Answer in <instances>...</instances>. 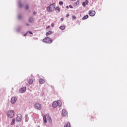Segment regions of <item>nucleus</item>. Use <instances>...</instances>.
I'll return each instance as SVG.
<instances>
[{"label": "nucleus", "mask_w": 127, "mask_h": 127, "mask_svg": "<svg viewBox=\"0 0 127 127\" xmlns=\"http://www.w3.org/2000/svg\"><path fill=\"white\" fill-rule=\"evenodd\" d=\"M25 9L27 10L28 8H29V5L28 4H26L25 6Z\"/></svg>", "instance_id": "nucleus-21"}, {"label": "nucleus", "mask_w": 127, "mask_h": 127, "mask_svg": "<svg viewBox=\"0 0 127 127\" xmlns=\"http://www.w3.org/2000/svg\"><path fill=\"white\" fill-rule=\"evenodd\" d=\"M48 28H50V26H48L46 28V29H48Z\"/></svg>", "instance_id": "nucleus-29"}, {"label": "nucleus", "mask_w": 127, "mask_h": 127, "mask_svg": "<svg viewBox=\"0 0 127 127\" xmlns=\"http://www.w3.org/2000/svg\"><path fill=\"white\" fill-rule=\"evenodd\" d=\"M52 33H53V32L51 31H48L46 33V35L47 36H49V35H51V34H52Z\"/></svg>", "instance_id": "nucleus-13"}, {"label": "nucleus", "mask_w": 127, "mask_h": 127, "mask_svg": "<svg viewBox=\"0 0 127 127\" xmlns=\"http://www.w3.org/2000/svg\"><path fill=\"white\" fill-rule=\"evenodd\" d=\"M53 41L52 39L48 37H46L43 39V42H44L45 43L50 44L52 43Z\"/></svg>", "instance_id": "nucleus-4"}, {"label": "nucleus", "mask_w": 127, "mask_h": 127, "mask_svg": "<svg viewBox=\"0 0 127 127\" xmlns=\"http://www.w3.org/2000/svg\"><path fill=\"white\" fill-rule=\"evenodd\" d=\"M69 7L70 8H73V6H72L71 5H69Z\"/></svg>", "instance_id": "nucleus-28"}, {"label": "nucleus", "mask_w": 127, "mask_h": 127, "mask_svg": "<svg viewBox=\"0 0 127 127\" xmlns=\"http://www.w3.org/2000/svg\"><path fill=\"white\" fill-rule=\"evenodd\" d=\"M59 4H60V5H62L63 4V1L59 2Z\"/></svg>", "instance_id": "nucleus-25"}, {"label": "nucleus", "mask_w": 127, "mask_h": 127, "mask_svg": "<svg viewBox=\"0 0 127 127\" xmlns=\"http://www.w3.org/2000/svg\"><path fill=\"white\" fill-rule=\"evenodd\" d=\"M33 14H34V15H35V14H36V13L35 11H34L33 12Z\"/></svg>", "instance_id": "nucleus-31"}, {"label": "nucleus", "mask_w": 127, "mask_h": 127, "mask_svg": "<svg viewBox=\"0 0 127 127\" xmlns=\"http://www.w3.org/2000/svg\"><path fill=\"white\" fill-rule=\"evenodd\" d=\"M54 25H55L54 23H52L51 24L52 27H54Z\"/></svg>", "instance_id": "nucleus-26"}, {"label": "nucleus", "mask_w": 127, "mask_h": 127, "mask_svg": "<svg viewBox=\"0 0 127 127\" xmlns=\"http://www.w3.org/2000/svg\"><path fill=\"white\" fill-rule=\"evenodd\" d=\"M88 3H89V1L87 0H86L85 1V2H83L82 3V5H83V6L85 7V6H86V5H87L88 4Z\"/></svg>", "instance_id": "nucleus-12"}, {"label": "nucleus", "mask_w": 127, "mask_h": 127, "mask_svg": "<svg viewBox=\"0 0 127 127\" xmlns=\"http://www.w3.org/2000/svg\"><path fill=\"white\" fill-rule=\"evenodd\" d=\"M27 33L26 34H25L24 35V36H26L27 35Z\"/></svg>", "instance_id": "nucleus-32"}, {"label": "nucleus", "mask_w": 127, "mask_h": 127, "mask_svg": "<svg viewBox=\"0 0 127 127\" xmlns=\"http://www.w3.org/2000/svg\"><path fill=\"white\" fill-rule=\"evenodd\" d=\"M58 106L59 107H61L62 106V102L60 100H58L57 101H55L53 103V108H57Z\"/></svg>", "instance_id": "nucleus-3"}, {"label": "nucleus", "mask_w": 127, "mask_h": 127, "mask_svg": "<svg viewBox=\"0 0 127 127\" xmlns=\"http://www.w3.org/2000/svg\"><path fill=\"white\" fill-rule=\"evenodd\" d=\"M32 21H33V19L32 18H30L29 19V22H32Z\"/></svg>", "instance_id": "nucleus-22"}, {"label": "nucleus", "mask_w": 127, "mask_h": 127, "mask_svg": "<svg viewBox=\"0 0 127 127\" xmlns=\"http://www.w3.org/2000/svg\"><path fill=\"white\" fill-rule=\"evenodd\" d=\"M55 9L57 12H60V8L59 7H56Z\"/></svg>", "instance_id": "nucleus-17"}, {"label": "nucleus", "mask_w": 127, "mask_h": 127, "mask_svg": "<svg viewBox=\"0 0 127 127\" xmlns=\"http://www.w3.org/2000/svg\"><path fill=\"white\" fill-rule=\"evenodd\" d=\"M62 115H63V116H64V117L66 116L67 115V111H66L65 110L63 109L62 110Z\"/></svg>", "instance_id": "nucleus-11"}, {"label": "nucleus", "mask_w": 127, "mask_h": 127, "mask_svg": "<svg viewBox=\"0 0 127 127\" xmlns=\"http://www.w3.org/2000/svg\"><path fill=\"white\" fill-rule=\"evenodd\" d=\"M64 127H71V125L70 124V123H67L64 126Z\"/></svg>", "instance_id": "nucleus-18"}, {"label": "nucleus", "mask_w": 127, "mask_h": 127, "mask_svg": "<svg viewBox=\"0 0 127 127\" xmlns=\"http://www.w3.org/2000/svg\"><path fill=\"white\" fill-rule=\"evenodd\" d=\"M26 25L28 26V25H29V24H26Z\"/></svg>", "instance_id": "nucleus-37"}, {"label": "nucleus", "mask_w": 127, "mask_h": 127, "mask_svg": "<svg viewBox=\"0 0 127 127\" xmlns=\"http://www.w3.org/2000/svg\"><path fill=\"white\" fill-rule=\"evenodd\" d=\"M15 120L14 119H12V122H11V125L12 126H13L14 125V122H15Z\"/></svg>", "instance_id": "nucleus-23"}, {"label": "nucleus", "mask_w": 127, "mask_h": 127, "mask_svg": "<svg viewBox=\"0 0 127 127\" xmlns=\"http://www.w3.org/2000/svg\"><path fill=\"white\" fill-rule=\"evenodd\" d=\"M61 21H63V20H64V19H63V18H62L61 19Z\"/></svg>", "instance_id": "nucleus-30"}, {"label": "nucleus", "mask_w": 127, "mask_h": 127, "mask_svg": "<svg viewBox=\"0 0 127 127\" xmlns=\"http://www.w3.org/2000/svg\"><path fill=\"white\" fill-rule=\"evenodd\" d=\"M69 14H67V15H66V17H69Z\"/></svg>", "instance_id": "nucleus-33"}, {"label": "nucleus", "mask_w": 127, "mask_h": 127, "mask_svg": "<svg viewBox=\"0 0 127 127\" xmlns=\"http://www.w3.org/2000/svg\"><path fill=\"white\" fill-rule=\"evenodd\" d=\"M66 8H69V6H66Z\"/></svg>", "instance_id": "nucleus-35"}, {"label": "nucleus", "mask_w": 127, "mask_h": 127, "mask_svg": "<svg viewBox=\"0 0 127 127\" xmlns=\"http://www.w3.org/2000/svg\"><path fill=\"white\" fill-rule=\"evenodd\" d=\"M72 19H74V20L76 19V16L73 15L72 16Z\"/></svg>", "instance_id": "nucleus-24"}, {"label": "nucleus", "mask_w": 127, "mask_h": 127, "mask_svg": "<svg viewBox=\"0 0 127 127\" xmlns=\"http://www.w3.org/2000/svg\"><path fill=\"white\" fill-rule=\"evenodd\" d=\"M18 18H20V16H18Z\"/></svg>", "instance_id": "nucleus-36"}, {"label": "nucleus", "mask_w": 127, "mask_h": 127, "mask_svg": "<svg viewBox=\"0 0 127 127\" xmlns=\"http://www.w3.org/2000/svg\"><path fill=\"white\" fill-rule=\"evenodd\" d=\"M89 15L90 16H95V15H96V11L94 10H90L89 11Z\"/></svg>", "instance_id": "nucleus-6"}, {"label": "nucleus", "mask_w": 127, "mask_h": 127, "mask_svg": "<svg viewBox=\"0 0 127 127\" xmlns=\"http://www.w3.org/2000/svg\"><path fill=\"white\" fill-rule=\"evenodd\" d=\"M28 83L30 85H32V83H33V80L32 79H30L28 81Z\"/></svg>", "instance_id": "nucleus-20"}, {"label": "nucleus", "mask_w": 127, "mask_h": 127, "mask_svg": "<svg viewBox=\"0 0 127 127\" xmlns=\"http://www.w3.org/2000/svg\"><path fill=\"white\" fill-rule=\"evenodd\" d=\"M16 102V98L15 97H12L11 99V104H14Z\"/></svg>", "instance_id": "nucleus-10"}, {"label": "nucleus", "mask_w": 127, "mask_h": 127, "mask_svg": "<svg viewBox=\"0 0 127 127\" xmlns=\"http://www.w3.org/2000/svg\"><path fill=\"white\" fill-rule=\"evenodd\" d=\"M89 18V15H86L85 16H83L82 18V20H85V19H87Z\"/></svg>", "instance_id": "nucleus-16"}, {"label": "nucleus", "mask_w": 127, "mask_h": 127, "mask_svg": "<svg viewBox=\"0 0 127 127\" xmlns=\"http://www.w3.org/2000/svg\"><path fill=\"white\" fill-rule=\"evenodd\" d=\"M56 6V5L55 3L51 4L49 6L47 7V11H48V12H52V11L55 10Z\"/></svg>", "instance_id": "nucleus-1"}, {"label": "nucleus", "mask_w": 127, "mask_h": 127, "mask_svg": "<svg viewBox=\"0 0 127 127\" xmlns=\"http://www.w3.org/2000/svg\"><path fill=\"white\" fill-rule=\"evenodd\" d=\"M71 1H76V0H70Z\"/></svg>", "instance_id": "nucleus-34"}, {"label": "nucleus", "mask_w": 127, "mask_h": 127, "mask_svg": "<svg viewBox=\"0 0 127 127\" xmlns=\"http://www.w3.org/2000/svg\"><path fill=\"white\" fill-rule=\"evenodd\" d=\"M7 116L8 118H12L13 117H14V111H13V110L8 111Z\"/></svg>", "instance_id": "nucleus-5"}, {"label": "nucleus", "mask_w": 127, "mask_h": 127, "mask_svg": "<svg viewBox=\"0 0 127 127\" xmlns=\"http://www.w3.org/2000/svg\"><path fill=\"white\" fill-rule=\"evenodd\" d=\"M45 82V81L44 80V79L41 78L39 80V83L40 84H44V83Z\"/></svg>", "instance_id": "nucleus-14"}, {"label": "nucleus", "mask_w": 127, "mask_h": 127, "mask_svg": "<svg viewBox=\"0 0 127 127\" xmlns=\"http://www.w3.org/2000/svg\"><path fill=\"white\" fill-rule=\"evenodd\" d=\"M35 108L37 109V110H41V105L39 103H36L35 104Z\"/></svg>", "instance_id": "nucleus-7"}, {"label": "nucleus", "mask_w": 127, "mask_h": 127, "mask_svg": "<svg viewBox=\"0 0 127 127\" xmlns=\"http://www.w3.org/2000/svg\"><path fill=\"white\" fill-rule=\"evenodd\" d=\"M80 3V1L79 0L76 1V2H75L73 4V6H77V5H78V4H79Z\"/></svg>", "instance_id": "nucleus-15"}, {"label": "nucleus", "mask_w": 127, "mask_h": 127, "mask_svg": "<svg viewBox=\"0 0 127 127\" xmlns=\"http://www.w3.org/2000/svg\"><path fill=\"white\" fill-rule=\"evenodd\" d=\"M22 118V116H21V114H18L17 115V117L16 119V121L17 122H20V121H21Z\"/></svg>", "instance_id": "nucleus-8"}, {"label": "nucleus", "mask_w": 127, "mask_h": 127, "mask_svg": "<svg viewBox=\"0 0 127 127\" xmlns=\"http://www.w3.org/2000/svg\"><path fill=\"white\" fill-rule=\"evenodd\" d=\"M26 91V87H22L21 89H20L19 92L20 93H24Z\"/></svg>", "instance_id": "nucleus-9"}, {"label": "nucleus", "mask_w": 127, "mask_h": 127, "mask_svg": "<svg viewBox=\"0 0 127 127\" xmlns=\"http://www.w3.org/2000/svg\"><path fill=\"white\" fill-rule=\"evenodd\" d=\"M60 29H61V30H64V29H65V26H61Z\"/></svg>", "instance_id": "nucleus-19"}, {"label": "nucleus", "mask_w": 127, "mask_h": 127, "mask_svg": "<svg viewBox=\"0 0 127 127\" xmlns=\"http://www.w3.org/2000/svg\"><path fill=\"white\" fill-rule=\"evenodd\" d=\"M43 121H44L45 124H46V123H47V122H48L49 123H51L52 122L51 117H50V116L48 115L43 116Z\"/></svg>", "instance_id": "nucleus-2"}, {"label": "nucleus", "mask_w": 127, "mask_h": 127, "mask_svg": "<svg viewBox=\"0 0 127 127\" xmlns=\"http://www.w3.org/2000/svg\"><path fill=\"white\" fill-rule=\"evenodd\" d=\"M27 33H29L30 34H33V33H32V32L30 31H28L27 32Z\"/></svg>", "instance_id": "nucleus-27"}]
</instances>
